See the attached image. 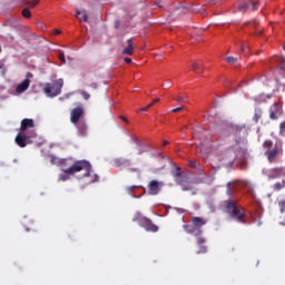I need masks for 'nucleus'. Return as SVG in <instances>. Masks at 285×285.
I'll use <instances>...</instances> for the list:
<instances>
[{
    "label": "nucleus",
    "instance_id": "1",
    "mask_svg": "<svg viewBox=\"0 0 285 285\" xmlns=\"http://www.w3.org/2000/svg\"><path fill=\"white\" fill-rule=\"evenodd\" d=\"M86 171L83 174V177H90L92 165L88 160H77L73 165H71L69 168L61 169L63 173L62 175H59L58 180L59 181H67L70 179V176H75L76 174L80 171Z\"/></svg>",
    "mask_w": 285,
    "mask_h": 285
},
{
    "label": "nucleus",
    "instance_id": "2",
    "mask_svg": "<svg viewBox=\"0 0 285 285\" xmlns=\"http://www.w3.org/2000/svg\"><path fill=\"white\" fill-rule=\"evenodd\" d=\"M263 149L265 150V156L269 164L276 163V158L282 154V146L274 145L271 139H266L263 144Z\"/></svg>",
    "mask_w": 285,
    "mask_h": 285
},
{
    "label": "nucleus",
    "instance_id": "3",
    "mask_svg": "<svg viewBox=\"0 0 285 285\" xmlns=\"http://www.w3.org/2000/svg\"><path fill=\"white\" fill-rule=\"evenodd\" d=\"M226 208L233 219L237 220L238 223H245V213L242 210L239 206H237V204L234 200L227 199Z\"/></svg>",
    "mask_w": 285,
    "mask_h": 285
},
{
    "label": "nucleus",
    "instance_id": "4",
    "mask_svg": "<svg viewBox=\"0 0 285 285\" xmlns=\"http://www.w3.org/2000/svg\"><path fill=\"white\" fill-rule=\"evenodd\" d=\"M65 81L63 79L55 80L52 83H47L43 92L49 98H55L61 95Z\"/></svg>",
    "mask_w": 285,
    "mask_h": 285
},
{
    "label": "nucleus",
    "instance_id": "5",
    "mask_svg": "<svg viewBox=\"0 0 285 285\" xmlns=\"http://www.w3.org/2000/svg\"><path fill=\"white\" fill-rule=\"evenodd\" d=\"M139 225H140V227L146 229V232H151V233L159 232V226L154 224L153 219H150L149 217H141L139 219Z\"/></svg>",
    "mask_w": 285,
    "mask_h": 285
},
{
    "label": "nucleus",
    "instance_id": "6",
    "mask_svg": "<svg viewBox=\"0 0 285 285\" xmlns=\"http://www.w3.org/2000/svg\"><path fill=\"white\" fill-rule=\"evenodd\" d=\"M83 116H85V108L82 105H79L70 111V122L72 125L78 124L81 121V117Z\"/></svg>",
    "mask_w": 285,
    "mask_h": 285
},
{
    "label": "nucleus",
    "instance_id": "7",
    "mask_svg": "<svg viewBox=\"0 0 285 285\" xmlns=\"http://www.w3.org/2000/svg\"><path fill=\"white\" fill-rule=\"evenodd\" d=\"M283 115V108L278 102H274L269 107V119L278 120V118Z\"/></svg>",
    "mask_w": 285,
    "mask_h": 285
},
{
    "label": "nucleus",
    "instance_id": "8",
    "mask_svg": "<svg viewBox=\"0 0 285 285\" xmlns=\"http://www.w3.org/2000/svg\"><path fill=\"white\" fill-rule=\"evenodd\" d=\"M183 228L185 233L194 235L195 238L200 237L203 234V230L200 228H197L194 224H184Z\"/></svg>",
    "mask_w": 285,
    "mask_h": 285
},
{
    "label": "nucleus",
    "instance_id": "9",
    "mask_svg": "<svg viewBox=\"0 0 285 285\" xmlns=\"http://www.w3.org/2000/svg\"><path fill=\"white\" fill-rule=\"evenodd\" d=\"M30 136H27L24 132L19 131L14 138V141L20 148H26Z\"/></svg>",
    "mask_w": 285,
    "mask_h": 285
},
{
    "label": "nucleus",
    "instance_id": "10",
    "mask_svg": "<svg viewBox=\"0 0 285 285\" xmlns=\"http://www.w3.org/2000/svg\"><path fill=\"white\" fill-rule=\"evenodd\" d=\"M282 176H285V168L284 167H274L268 170V178L276 179Z\"/></svg>",
    "mask_w": 285,
    "mask_h": 285
},
{
    "label": "nucleus",
    "instance_id": "11",
    "mask_svg": "<svg viewBox=\"0 0 285 285\" xmlns=\"http://www.w3.org/2000/svg\"><path fill=\"white\" fill-rule=\"evenodd\" d=\"M161 190V188L159 187V181L158 180H150L148 184V194L151 196H156L159 194V191Z\"/></svg>",
    "mask_w": 285,
    "mask_h": 285
},
{
    "label": "nucleus",
    "instance_id": "12",
    "mask_svg": "<svg viewBox=\"0 0 285 285\" xmlns=\"http://www.w3.org/2000/svg\"><path fill=\"white\" fill-rule=\"evenodd\" d=\"M256 6H257V2L249 0L248 2H244L239 4L238 10L243 13H245L246 11H255Z\"/></svg>",
    "mask_w": 285,
    "mask_h": 285
},
{
    "label": "nucleus",
    "instance_id": "13",
    "mask_svg": "<svg viewBox=\"0 0 285 285\" xmlns=\"http://www.w3.org/2000/svg\"><path fill=\"white\" fill-rule=\"evenodd\" d=\"M35 120L31 118H24L20 124V132H26L29 128H35Z\"/></svg>",
    "mask_w": 285,
    "mask_h": 285
},
{
    "label": "nucleus",
    "instance_id": "14",
    "mask_svg": "<svg viewBox=\"0 0 285 285\" xmlns=\"http://www.w3.org/2000/svg\"><path fill=\"white\" fill-rule=\"evenodd\" d=\"M73 126L77 128L78 134L82 137L87 136L88 134V125L86 122V120H80L76 124H73Z\"/></svg>",
    "mask_w": 285,
    "mask_h": 285
},
{
    "label": "nucleus",
    "instance_id": "15",
    "mask_svg": "<svg viewBox=\"0 0 285 285\" xmlns=\"http://www.w3.org/2000/svg\"><path fill=\"white\" fill-rule=\"evenodd\" d=\"M134 51H135L134 40L128 39L127 40V47L124 48V50L121 51V55H124V56H134Z\"/></svg>",
    "mask_w": 285,
    "mask_h": 285
},
{
    "label": "nucleus",
    "instance_id": "16",
    "mask_svg": "<svg viewBox=\"0 0 285 285\" xmlns=\"http://www.w3.org/2000/svg\"><path fill=\"white\" fill-rule=\"evenodd\" d=\"M191 223L194 226H196L197 229H202L206 224H208V220H206L203 217L199 216H193L191 217Z\"/></svg>",
    "mask_w": 285,
    "mask_h": 285
},
{
    "label": "nucleus",
    "instance_id": "17",
    "mask_svg": "<svg viewBox=\"0 0 285 285\" xmlns=\"http://www.w3.org/2000/svg\"><path fill=\"white\" fill-rule=\"evenodd\" d=\"M30 87V79L26 78L21 83L17 86V92L18 94H23L26 92Z\"/></svg>",
    "mask_w": 285,
    "mask_h": 285
},
{
    "label": "nucleus",
    "instance_id": "18",
    "mask_svg": "<svg viewBox=\"0 0 285 285\" xmlns=\"http://www.w3.org/2000/svg\"><path fill=\"white\" fill-rule=\"evenodd\" d=\"M204 243H206V238H204V236L200 235L196 237V244L198 246V249L196 253L204 254V252H206V247H204Z\"/></svg>",
    "mask_w": 285,
    "mask_h": 285
},
{
    "label": "nucleus",
    "instance_id": "19",
    "mask_svg": "<svg viewBox=\"0 0 285 285\" xmlns=\"http://www.w3.org/2000/svg\"><path fill=\"white\" fill-rule=\"evenodd\" d=\"M191 70L197 75H202V72H204V63L193 61L191 62Z\"/></svg>",
    "mask_w": 285,
    "mask_h": 285
},
{
    "label": "nucleus",
    "instance_id": "20",
    "mask_svg": "<svg viewBox=\"0 0 285 285\" xmlns=\"http://www.w3.org/2000/svg\"><path fill=\"white\" fill-rule=\"evenodd\" d=\"M115 166L117 168H121L124 166H131V161L130 159H127V158H117L115 159Z\"/></svg>",
    "mask_w": 285,
    "mask_h": 285
},
{
    "label": "nucleus",
    "instance_id": "21",
    "mask_svg": "<svg viewBox=\"0 0 285 285\" xmlns=\"http://www.w3.org/2000/svg\"><path fill=\"white\" fill-rule=\"evenodd\" d=\"M50 163H51V165L61 166L67 163V159H61L59 157L51 156Z\"/></svg>",
    "mask_w": 285,
    "mask_h": 285
},
{
    "label": "nucleus",
    "instance_id": "22",
    "mask_svg": "<svg viewBox=\"0 0 285 285\" xmlns=\"http://www.w3.org/2000/svg\"><path fill=\"white\" fill-rule=\"evenodd\" d=\"M202 135H204V128L202 127H195L193 128V137L202 139Z\"/></svg>",
    "mask_w": 285,
    "mask_h": 285
},
{
    "label": "nucleus",
    "instance_id": "23",
    "mask_svg": "<svg viewBox=\"0 0 285 285\" xmlns=\"http://www.w3.org/2000/svg\"><path fill=\"white\" fill-rule=\"evenodd\" d=\"M39 4V0H23V6L30 9L36 8Z\"/></svg>",
    "mask_w": 285,
    "mask_h": 285
},
{
    "label": "nucleus",
    "instance_id": "24",
    "mask_svg": "<svg viewBox=\"0 0 285 285\" xmlns=\"http://www.w3.org/2000/svg\"><path fill=\"white\" fill-rule=\"evenodd\" d=\"M158 102H159V98L154 99L147 107L140 108L139 112H147L150 108H153Z\"/></svg>",
    "mask_w": 285,
    "mask_h": 285
},
{
    "label": "nucleus",
    "instance_id": "25",
    "mask_svg": "<svg viewBox=\"0 0 285 285\" xmlns=\"http://www.w3.org/2000/svg\"><path fill=\"white\" fill-rule=\"evenodd\" d=\"M263 111L261 108H256L254 111L253 120L257 124L258 120L262 118Z\"/></svg>",
    "mask_w": 285,
    "mask_h": 285
},
{
    "label": "nucleus",
    "instance_id": "26",
    "mask_svg": "<svg viewBox=\"0 0 285 285\" xmlns=\"http://www.w3.org/2000/svg\"><path fill=\"white\" fill-rule=\"evenodd\" d=\"M285 187V179L274 184L273 188L275 191H279Z\"/></svg>",
    "mask_w": 285,
    "mask_h": 285
},
{
    "label": "nucleus",
    "instance_id": "27",
    "mask_svg": "<svg viewBox=\"0 0 285 285\" xmlns=\"http://www.w3.org/2000/svg\"><path fill=\"white\" fill-rule=\"evenodd\" d=\"M178 185L181 186L183 191L193 190V187L190 185H186L184 179L177 180Z\"/></svg>",
    "mask_w": 285,
    "mask_h": 285
},
{
    "label": "nucleus",
    "instance_id": "28",
    "mask_svg": "<svg viewBox=\"0 0 285 285\" xmlns=\"http://www.w3.org/2000/svg\"><path fill=\"white\" fill-rule=\"evenodd\" d=\"M21 14L24 19H30L32 17V13L28 8L22 9Z\"/></svg>",
    "mask_w": 285,
    "mask_h": 285
},
{
    "label": "nucleus",
    "instance_id": "29",
    "mask_svg": "<svg viewBox=\"0 0 285 285\" xmlns=\"http://www.w3.org/2000/svg\"><path fill=\"white\" fill-rule=\"evenodd\" d=\"M279 135L285 137V120L279 124Z\"/></svg>",
    "mask_w": 285,
    "mask_h": 285
},
{
    "label": "nucleus",
    "instance_id": "30",
    "mask_svg": "<svg viewBox=\"0 0 285 285\" xmlns=\"http://www.w3.org/2000/svg\"><path fill=\"white\" fill-rule=\"evenodd\" d=\"M278 207H279V212H281L282 214H284V213H285V198H284V199H281V200L278 202Z\"/></svg>",
    "mask_w": 285,
    "mask_h": 285
},
{
    "label": "nucleus",
    "instance_id": "31",
    "mask_svg": "<svg viewBox=\"0 0 285 285\" xmlns=\"http://www.w3.org/2000/svg\"><path fill=\"white\" fill-rule=\"evenodd\" d=\"M186 99H187L186 95H179L174 100L176 102H186Z\"/></svg>",
    "mask_w": 285,
    "mask_h": 285
},
{
    "label": "nucleus",
    "instance_id": "32",
    "mask_svg": "<svg viewBox=\"0 0 285 285\" xmlns=\"http://www.w3.org/2000/svg\"><path fill=\"white\" fill-rule=\"evenodd\" d=\"M226 61H227L228 65L234 66L237 62V58H235V57H227Z\"/></svg>",
    "mask_w": 285,
    "mask_h": 285
},
{
    "label": "nucleus",
    "instance_id": "33",
    "mask_svg": "<svg viewBox=\"0 0 285 285\" xmlns=\"http://www.w3.org/2000/svg\"><path fill=\"white\" fill-rule=\"evenodd\" d=\"M80 95H81V97H82L85 100H89L90 97H91V95H90L88 91H86V90H82V91L80 92Z\"/></svg>",
    "mask_w": 285,
    "mask_h": 285
},
{
    "label": "nucleus",
    "instance_id": "34",
    "mask_svg": "<svg viewBox=\"0 0 285 285\" xmlns=\"http://www.w3.org/2000/svg\"><path fill=\"white\" fill-rule=\"evenodd\" d=\"M199 163L197 160H189L188 166L193 169L197 168Z\"/></svg>",
    "mask_w": 285,
    "mask_h": 285
},
{
    "label": "nucleus",
    "instance_id": "35",
    "mask_svg": "<svg viewBox=\"0 0 285 285\" xmlns=\"http://www.w3.org/2000/svg\"><path fill=\"white\" fill-rule=\"evenodd\" d=\"M175 178L181 177V167H176V173L174 175Z\"/></svg>",
    "mask_w": 285,
    "mask_h": 285
},
{
    "label": "nucleus",
    "instance_id": "36",
    "mask_svg": "<svg viewBox=\"0 0 285 285\" xmlns=\"http://www.w3.org/2000/svg\"><path fill=\"white\" fill-rule=\"evenodd\" d=\"M136 189H137V186H136V185H132V186H129V187L127 188V191H128V194L132 195Z\"/></svg>",
    "mask_w": 285,
    "mask_h": 285
},
{
    "label": "nucleus",
    "instance_id": "37",
    "mask_svg": "<svg viewBox=\"0 0 285 285\" xmlns=\"http://www.w3.org/2000/svg\"><path fill=\"white\" fill-rule=\"evenodd\" d=\"M59 60H60V62H61L62 65H66V63H67L65 53H59Z\"/></svg>",
    "mask_w": 285,
    "mask_h": 285
},
{
    "label": "nucleus",
    "instance_id": "38",
    "mask_svg": "<svg viewBox=\"0 0 285 285\" xmlns=\"http://www.w3.org/2000/svg\"><path fill=\"white\" fill-rule=\"evenodd\" d=\"M184 106H180V107H177V108H174V109H171V112L173 114H177V112H180V111H183L184 110Z\"/></svg>",
    "mask_w": 285,
    "mask_h": 285
},
{
    "label": "nucleus",
    "instance_id": "39",
    "mask_svg": "<svg viewBox=\"0 0 285 285\" xmlns=\"http://www.w3.org/2000/svg\"><path fill=\"white\" fill-rule=\"evenodd\" d=\"M173 86V80H167V83L166 85H163V88H171Z\"/></svg>",
    "mask_w": 285,
    "mask_h": 285
},
{
    "label": "nucleus",
    "instance_id": "40",
    "mask_svg": "<svg viewBox=\"0 0 285 285\" xmlns=\"http://www.w3.org/2000/svg\"><path fill=\"white\" fill-rule=\"evenodd\" d=\"M232 194L230 183H227V196L232 197Z\"/></svg>",
    "mask_w": 285,
    "mask_h": 285
},
{
    "label": "nucleus",
    "instance_id": "41",
    "mask_svg": "<svg viewBox=\"0 0 285 285\" xmlns=\"http://www.w3.org/2000/svg\"><path fill=\"white\" fill-rule=\"evenodd\" d=\"M134 141H135V144H136L137 146L142 147V141L139 140L138 138H135Z\"/></svg>",
    "mask_w": 285,
    "mask_h": 285
},
{
    "label": "nucleus",
    "instance_id": "42",
    "mask_svg": "<svg viewBox=\"0 0 285 285\" xmlns=\"http://www.w3.org/2000/svg\"><path fill=\"white\" fill-rule=\"evenodd\" d=\"M247 49L246 45L244 42L240 43V52H245Z\"/></svg>",
    "mask_w": 285,
    "mask_h": 285
},
{
    "label": "nucleus",
    "instance_id": "43",
    "mask_svg": "<svg viewBox=\"0 0 285 285\" xmlns=\"http://www.w3.org/2000/svg\"><path fill=\"white\" fill-rule=\"evenodd\" d=\"M88 19H89L88 14L83 13L81 21L82 22H88Z\"/></svg>",
    "mask_w": 285,
    "mask_h": 285
},
{
    "label": "nucleus",
    "instance_id": "44",
    "mask_svg": "<svg viewBox=\"0 0 285 285\" xmlns=\"http://www.w3.org/2000/svg\"><path fill=\"white\" fill-rule=\"evenodd\" d=\"M125 62L128 63V65H130V63H132V59L129 58V57H127V58H125Z\"/></svg>",
    "mask_w": 285,
    "mask_h": 285
},
{
    "label": "nucleus",
    "instance_id": "45",
    "mask_svg": "<svg viewBox=\"0 0 285 285\" xmlns=\"http://www.w3.org/2000/svg\"><path fill=\"white\" fill-rule=\"evenodd\" d=\"M81 16V10L80 9H77L76 10V18H79Z\"/></svg>",
    "mask_w": 285,
    "mask_h": 285
},
{
    "label": "nucleus",
    "instance_id": "46",
    "mask_svg": "<svg viewBox=\"0 0 285 285\" xmlns=\"http://www.w3.org/2000/svg\"><path fill=\"white\" fill-rule=\"evenodd\" d=\"M128 170H129L130 173H137V171H138V168L132 167V168H128Z\"/></svg>",
    "mask_w": 285,
    "mask_h": 285
},
{
    "label": "nucleus",
    "instance_id": "47",
    "mask_svg": "<svg viewBox=\"0 0 285 285\" xmlns=\"http://www.w3.org/2000/svg\"><path fill=\"white\" fill-rule=\"evenodd\" d=\"M120 119H121L122 121H125L126 124L129 122V120H128L125 116H120Z\"/></svg>",
    "mask_w": 285,
    "mask_h": 285
},
{
    "label": "nucleus",
    "instance_id": "48",
    "mask_svg": "<svg viewBox=\"0 0 285 285\" xmlns=\"http://www.w3.org/2000/svg\"><path fill=\"white\" fill-rule=\"evenodd\" d=\"M55 35H56V36H59V35H61V30H59V29H56V30H55Z\"/></svg>",
    "mask_w": 285,
    "mask_h": 285
},
{
    "label": "nucleus",
    "instance_id": "49",
    "mask_svg": "<svg viewBox=\"0 0 285 285\" xmlns=\"http://www.w3.org/2000/svg\"><path fill=\"white\" fill-rule=\"evenodd\" d=\"M169 145V142H168V140H163V146H168Z\"/></svg>",
    "mask_w": 285,
    "mask_h": 285
},
{
    "label": "nucleus",
    "instance_id": "50",
    "mask_svg": "<svg viewBox=\"0 0 285 285\" xmlns=\"http://www.w3.org/2000/svg\"><path fill=\"white\" fill-rule=\"evenodd\" d=\"M282 61H283V63H284V66L282 67V69L285 70V58H284V57H282Z\"/></svg>",
    "mask_w": 285,
    "mask_h": 285
},
{
    "label": "nucleus",
    "instance_id": "51",
    "mask_svg": "<svg viewBox=\"0 0 285 285\" xmlns=\"http://www.w3.org/2000/svg\"><path fill=\"white\" fill-rule=\"evenodd\" d=\"M0 69H4V62L0 61Z\"/></svg>",
    "mask_w": 285,
    "mask_h": 285
},
{
    "label": "nucleus",
    "instance_id": "52",
    "mask_svg": "<svg viewBox=\"0 0 285 285\" xmlns=\"http://www.w3.org/2000/svg\"><path fill=\"white\" fill-rule=\"evenodd\" d=\"M257 24H258L257 21H254V22L252 23V26H253L254 28H255Z\"/></svg>",
    "mask_w": 285,
    "mask_h": 285
},
{
    "label": "nucleus",
    "instance_id": "53",
    "mask_svg": "<svg viewBox=\"0 0 285 285\" xmlns=\"http://www.w3.org/2000/svg\"><path fill=\"white\" fill-rule=\"evenodd\" d=\"M95 181H99V176L96 175Z\"/></svg>",
    "mask_w": 285,
    "mask_h": 285
},
{
    "label": "nucleus",
    "instance_id": "54",
    "mask_svg": "<svg viewBox=\"0 0 285 285\" xmlns=\"http://www.w3.org/2000/svg\"><path fill=\"white\" fill-rule=\"evenodd\" d=\"M91 87H92V88H97V83H92Z\"/></svg>",
    "mask_w": 285,
    "mask_h": 285
},
{
    "label": "nucleus",
    "instance_id": "55",
    "mask_svg": "<svg viewBox=\"0 0 285 285\" xmlns=\"http://www.w3.org/2000/svg\"><path fill=\"white\" fill-rule=\"evenodd\" d=\"M139 155H142L144 154V151L142 150H139V153H138Z\"/></svg>",
    "mask_w": 285,
    "mask_h": 285
},
{
    "label": "nucleus",
    "instance_id": "56",
    "mask_svg": "<svg viewBox=\"0 0 285 285\" xmlns=\"http://www.w3.org/2000/svg\"><path fill=\"white\" fill-rule=\"evenodd\" d=\"M2 75H3V76L6 75V69H3Z\"/></svg>",
    "mask_w": 285,
    "mask_h": 285
},
{
    "label": "nucleus",
    "instance_id": "57",
    "mask_svg": "<svg viewBox=\"0 0 285 285\" xmlns=\"http://www.w3.org/2000/svg\"><path fill=\"white\" fill-rule=\"evenodd\" d=\"M206 12V9H203V13H205Z\"/></svg>",
    "mask_w": 285,
    "mask_h": 285
},
{
    "label": "nucleus",
    "instance_id": "58",
    "mask_svg": "<svg viewBox=\"0 0 285 285\" xmlns=\"http://www.w3.org/2000/svg\"><path fill=\"white\" fill-rule=\"evenodd\" d=\"M209 2H213L214 0H208Z\"/></svg>",
    "mask_w": 285,
    "mask_h": 285
},
{
    "label": "nucleus",
    "instance_id": "59",
    "mask_svg": "<svg viewBox=\"0 0 285 285\" xmlns=\"http://www.w3.org/2000/svg\"><path fill=\"white\" fill-rule=\"evenodd\" d=\"M284 51H285V46L283 47Z\"/></svg>",
    "mask_w": 285,
    "mask_h": 285
}]
</instances>
